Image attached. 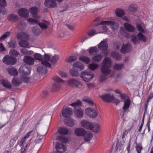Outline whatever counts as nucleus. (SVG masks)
<instances>
[{"instance_id":"nucleus-1","label":"nucleus","mask_w":153,"mask_h":153,"mask_svg":"<svg viewBox=\"0 0 153 153\" xmlns=\"http://www.w3.org/2000/svg\"><path fill=\"white\" fill-rule=\"evenodd\" d=\"M83 101L86 102L90 105L93 106V108L88 107L85 110L86 114L89 117L92 118H96L98 115L97 112L96 108V105L92 100L90 99L87 98L83 100Z\"/></svg>"},{"instance_id":"nucleus-2","label":"nucleus","mask_w":153,"mask_h":153,"mask_svg":"<svg viewBox=\"0 0 153 153\" xmlns=\"http://www.w3.org/2000/svg\"><path fill=\"white\" fill-rule=\"evenodd\" d=\"M111 65V60L108 58H105L103 60L101 68L102 74L105 75H108L111 72L110 68Z\"/></svg>"},{"instance_id":"nucleus-3","label":"nucleus","mask_w":153,"mask_h":153,"mask_svg":"<svg viewBox=\"0 0 153 153\" xmlns=\"http://www.w3.org/2000/svg\"><path fill=\"white\" fill-rule=\"evenodd\" d=\"M17 38L21 40L19 42V44L20 46L22 47H28L29 45L28 42L27 41L29 39L28 35L23 32L18 33L17 35Z\"/></svg>"},{"instance_id":"nucleus-4","label":"nucleus","mask_w":153,"mask_h":153,"mask_svg":"<svg viewBox=\"0 0 153 153\" xmlns=\"http://www.w3.org/2000/svg\"><path fill=\"white\" fill-rule=\"evenodd\" d=\"M82 103L81 102L78 100L76 102L72 103L71 105L74 108V114L76 116L79 118L82 117L83 115V112L82 109L80 107Z\"/></svg>"},{"instance_id":"nucleus-5","label":"nucleus","mask_w":153,"mask_h":153,"mask_svg":"<svg viewBox=\"0 0 153 153\" xmlns=\"http://www.w3.org/2000/svg\"><path fill=\"white\" fill-rule=\"evenodd\" d=\"M94 76V74L89 71L85 70L81 73L80 77L86 82L89 81Z\"/></svg>"},{"instance_id":"nucleus-6","label":"nucleus","mask_w":153,"mask_h":153,"mask_svg":"<svg viewBox=\"0 0 153 153\" xmlns=\"http://www.w3.org/2000/svg\"><path fill=\"white\" fill-rule=\"evenodd\" d=\"M51 66V64L48 62H41V64L38 66L37 69L38 72L39 73H42L45 74L47 72V70L46 67Z\"/></svg>"},{"instance_id":"nucleus-7","label":"nucleus","mask_w":153,"mask_h":153,"mask_svg":"<svg viewBox=\"0 0 153 153\" xmlns=\"http://www.w3.org/2000/svg\"><path fill=\"white\" fill-rule=\"evenodd\" d=\"M53 79L56 82L53 83L52 86V89L53 91H55L58 90L60 86V83L62 82H64L63 80L61 78L57 76H54Z\"/></svg>"},{"instance_id":"nucleus-8","label":"nucleus","mask_w":153,"mask_h":153,"mask_svg":"<svg viewBox=\"0 0 153 153\" xmlns=\"http://www.w3.org/2000/svg\"><path fill=\"white\" fill-rule=\"evenodd\" d=\"M19 72L22 76H26L30 74L31 68H29L25 65H22L19 69Z\"/></svg>"},{"instance_id":"nucleus-9","label":"nucleus","mask_w":153,"mask_h":153,"mask_svg":"<svg viewBox=\"0 0 153 153\" xmlns=\"http://www.w3.org/2000/svg\"><path fill=\"white\" fill-rule=\"evenodd\" d=\"M100 24L109 25L113 30L117 29L118 27L117 23L113 21H102Z\"/></svg>"},{"instance_id":"nucleus-10","label":"nucleus","mask_w":153,"mask_h":153,"mask_svg":"<svg viewBox=\"0 0 153 153\" xmlns=\"http://www.w3.org/2000/svg\"><path fill=\"white\" fill-rule=\"evenodd\" d=\"M45 5L48 8H54L56 7L57 4L55 0H45Z\"/></svg>"},{"instance_id":"nucleus-11","label":"nucleus","mask_w":153,"mask_h":153,"mask_svg":"<svg viewBox=\"0 0 153 153\" xmlns=\"http://www.w3.org/2000/svg\"><path fill=\"white\" fill-rule=\"evenodd\" d=\"M55 148L56 150V153H61L66 151V148L62 144L57 143L56 145Z\"/></svg>"},{"instance_id":"nucleus-12","label":"nucleus","mask_w":153,"mask_h":153,"mask_svg":"<svg viewBox=\"0 0 153 153\" xmlns=\"http://www.w3.org/2000/svg\"><path fill=\"white\" fill-rule=\"evenodd\" d=\"M102 100L105 102H110L112 101L114 98L113 95H111L108 93L105 94L101 97Z\"/></svg>"},{"instance_id":"nucleus-13","label":"nucleus","mask_w":153,"mask_h":153,"mask_svg":"<svg viewBox=\"0 0 153 153\" xmlns=\"http://www.w3.org/2000/svg\"><path fill=\"white\" fill-rule=\"evenodd\" d=\"M23 61L28 65H33L35 59L30 56H24Z\"/></svg>"},{"instance_id":"nucleus-14","label":"nucleus","mask_w":153,"mask_h":153,"mask_svg":"<svg viewBox=\"0 0 153 153\" xmlns=\"http://www.w3.org/2000/svg\"><path fill=\"white\" fill-rule=\"evenodd\" d=\"M19 15L23 17H27L29 15V12L25 8H22L20 9L18 11Z\"/></svg>"},{"instance_id":"nucleus-15","label":"nucleus","mask_w":153,"mask_h":153,"mask_svg":"<svg viewBox=\"0 0 153 153\" xmlns=\"http://www.w3.org/2000/svg\"><path fill=\"white\" fill-rule=\"evenodd\" d=\"M80 124L82 127L85 128L88 130L91 129L92 127H91V123L87 120H82L80 122Z\"/></svg>"},{"instance_id":"nucleus-16","label":"nucleus","mask_w":153,"mask_h":153,"mask_svg":"<svg viewBox=\"0 0 153 153\" xmlns=\"http://www.w3.org/2000/svg\"><path fill=\"white\" fill-rule=\"evenodd\" d=\"M72 114V109L70 108H68L64 110L62 113V116L65 117H68Z\"/></svg>"},{"instance_id":"nucleus-17","label":"nucleus","mask_w":153,"mask_h":153,"mask_svg":"<svg viewBox=\"0 0 153 153\" xmlns=\"http://www.w3.org/2000/svg\"><path fill=\"white\" fill-rule=\"evenodd\" d=\"M86 130L82 128H76L74 130V132L76 135L77 136H81L86 133Z\"/></svg>"},{"instance_id":"nucleus-18","label":"nucleus","mask_w":153,"mask_h":153,"mask_svg":"<svg viewBox=\"0 0 153 153\" xmlns=\"http://www.w3.org/2000/svg\"><path fill=\"white\" fill-rule=\"evenodd\" d=\"M98 48L101 50L105 51L108 48V45L105 40H103L98 45Z\"/></svg>"},{"instance_id":"nucleus-19","label":"nucleus","mask_w":153,"mask_h":153,"mask_svg":"<svg viewBox=\"0 0 153 153\" xmlns=\"http://www.w3.org/2000/svg\"><path fill=\"white\" fill-rule=\"evenodd\" d=\"M130 45L128 44L126 45H123L121 49V52L123 54H124L127 52H128L131 50Z\"/></svg>"},{"instance_id":"nucleus-20","label":"nucleus","mask_w":153,"mask_h":153,"mask_svg":"<svg viewBox=\"0 0 153 153\" xmlns=\"http://www.w3.org/2000/svg\"><path fill=\"white\" fill-rule=\"evenodd\" d=\"M131 102L130 100L129 99H127L124 101V105L123 107V109L124 110V112H125L128 111Z\"/></svg>"},{"instance_id":"nucleus-21","label":"nucleus","mask_w":153,"mask_h":153,"mask_svg":"<svg viewBox=\"0 0 153 153\" xmlns=\"http://www.w3.org/2000/svg\"><path fill=\"white\" fill-rule=\"evenodd\" d=\"M124 26L126 30L130 32H133L135 30V28L128 23H125L124 25Z\"/></svg>"},{"instance_id":"nucleus-22","label":"nucleus","mask_w":153,"mask_h":153,"mask_svg":"<svg viewBox=\"0 0 153 153\" xmlns=\"http://www.w3.org/2000/svg\"><path fill=\"white\" fill-rule=\"evenodd\" d=\"M83 136L84 140L86 141H89L92 139L93 137L92 134L89 131L86 132Z\"/></svg>"},{"instance_id":"nucleus-23","label":"nucleus","mask_w":153,"mask_h":153,"mask_svg":"<svg viewBox=\"0 0 153 153\" xmlns=\"http://www.w3.org/2000/svg\"><path fill=\"white\" fill-rule=\"evenodd\" d=\"M49 24V22L45 21H43L42 22H39L38 23V24L42 30L46 29L48 28Z\"/></svg>"},{"instance_id":"nucleus-24","label":"nucleus","mask_w":153,"mask_h":153,"mask_svg":"<svg viewBox=\"0 0 153 153\" xmlns=\"http://www.w3.org/2000/svg\"><path fill=\"white\" fill-rule=\"evenodd\" d=\"M91 127H92L91 129L89 130H93L96 133H97L100 128L99 126L96 123H91Z\"/></svg>"},{"instance_id":"nucleus-25","label":"nucleus","mask_w":153,"mask_h":153,"mask_svg":"<svg viewBox=\"0 0 153 153\" xmlns=\"http://www.w3.org/2000/svg\"><path fill=\"white\" fill-rule=\"evenodd\" d=\"M102 58V56L100 54H98L94 56L92 58V61L94 62H100Z\"/></svg>"},{"instance_id":"nucleus-26","label":"nucleus","mask_w":153,"mask_h":153,"mask_svg":"<svg viewBox=\"0 0 153 153\" xmlns=\"http://www.w3.org/2000/svg\"><path fill=\"white\" fill-rule=\"evenodd\" d=\"M73 67L74 68H78L80 69V70H83L84 68L83 65L82 63L79 62H75L73 65Z\"/></svg>"},{"instance_id":"nucleus-27","label":"nucleus","mask_w":153,"mask_h":153,"mask_svg":"<svg viewBox=\"0 0 153 153\" xmlns=\"http://www.w3.org/2000/svg\"><path fill=\"white\" fill-rule=\"evenodd\" d=\"M58 132L63 135L67 134L68 132V129L65 127L59 128L58 129Z\"/></svg>"},{"instance_id":"nucleus-28","label":"nucleus","mask_w":153,"mask_h":153,"mask_svg":"<svg viewBox=\"0 0 153 153\" xmlns=\"http://www.w3.org/2000/svg\"><path fill=\"white\" fill-rule=\"evenodd\" d=\"M115 12L116 16L118 17H122L125 15L124 11L120 9H116Z\"/></svg>"},{"instance_id":"nucleus-29","label":"nucleus","mask_w":153,"mask_h":153,"mask_svg":"<svg viewBox=\"0 0 153 153\" xmlns=\"http://www.w3.org/2000/svg\"><path fill=\"white\" fill-rule=\"evenodd\" d=\"M21 80L20 79L14 77L12 81V84L15 86H18L21 83Z\"/></svg>"},{"instance_id":"nucleus-30","label":"nucleus","mask_w":153,"mask_h":153,"mask_svg":"<svg viewBox=\"0 0 153 153\" xmlns=\"http://www.w3.org/2000/svg\"><path fill=\"white\" fill-rule=\"evenodd\" d=\"M79 59L80 60L87 64L89 63L90 62L89 58L87 56H81L79 57Z\"/></svg>"},{"instance_id":"nucleus-31","label":"nucleus","mask_w":153,"mask_h":153,"mask_svg":"<svg viewBox=\"0 0 153 153\" xmlns=\"http://www.w3.org/2000/svg\"><path fill=\"white\" fill-rule=\"evenodd\" d=\"M65 123L67 126H73L74 125V121L71 118L69 119L68 121L65 120Z\"/></svg>"},{"instance_id":"nucleus-32","label":"nucleus","mask_w":153,"mask_h":153,"mask_svg":"<svg viewBox=\"0 0 153 153\" xmlns=\"http://www.w3.org/2000/svg\"><path fill=\"white\" fill-rule=\"evenodd\" d=\"M77 59L76 57L74 56H70L65 59V61L67 62L70 63L76 60Z\"/></svg>"},{"instance_id":"nucleus-33","label":"nucleus","mask_w":153,"mask_h":153,"mask_svg":"<svg viewBox=\"0 0 153 153\" xmlns=\"http://www.w3.org/2000/svg\"><path fill=\"white\" fill-rule=\"evenodd\" d=\"M7 3L5 0H0V13L3 10L4 7L6 5Z\"/></svg>"},{"instance_id":"nucleus-34","label":"nucleus","mask_w":153,"mask_h":153,"mask_svg":"<svg viewBox=\"0 0 153 153\" xmlns=\"http://www.w3.org/2000/svg\"><path fill=\"white\" fill-rule=\"evenodd\" d=\"M120 31L121 33L124 36L127 38L129 37L130 36V34L124 30L123 27H121L120 28Z\"/></svg>"},{"instance_id":"nucleus-35","label":"nucleus","mask_w":153,"mask_h":153,"mask_svg":"<svg viewBox=\"0 0 153 153\" xmlns=\"http://www.w3.org/2000/svg\"><path fill=\"white\" fill-rule=\"evenodd\" d=\"M18 74V72L17 70L13 67L10 66V75L16 76Z\"/></svg>"},{"instance_id":"nucleus-36","label":"nucleus","mask_w":153,"mask_h":153,"mask_svg":"<svg viewBox=\"0 0 153 153\" xmlns=\"http://www.w3.org/2000/svg\"><path fill=\"white\" fill-rule=\"evenodd\" d=\"M124 66L123 64H116L114 66V68L117 70H120L123 69Z\"/></svg>"},{"instance_id":"nucleus-37","label":"nucleus","mask_w":153,"mask_h":153,"mask_svg":"<svg viewBox=\"0 0 153 153\" xmlns=\"http://www.w3.org/2000/svg\"><path fill=\"white\" fill-rule=\"evenodd\" d=\"M137 37L139 40L145 42L146 41V39L143 35L142 34L141 32H140L137 35Z\"/></svg>"},{"instance_id":"nucleus-38","label":"nucleus","mask_w":153,"mask_h":153,"mask_svg":"<svg viewBox=\"0 0 153 153\" xmlns=\"http://www.w3.org/2000/svg\"><path fill=\"white\" fill-rule=\"evenodd\" d=\"M31 13L32 14L33 16L36 18L37 15V8L36 7H33L31 8Z\"/></svg>"},{"instance_id":"nucleus-39","label":"nucleus","mask_w":153,"mask_h":153,"mask_svg":"<svg viewBox=\"0 0 153 153\" xmlns=\"http://www.w3.org/2000/svg\"><path fill=\"white\" fill-rule=\"evenodd\" d=\"M74 68H71L70 70V72L71 75L73 76H79V73L78 71H75Z\"/></svg>"},{"instance_id":"nucleus-40","label":"nucleus","mask_w":153,"mask_h":153,"mask_svg":"<svg viewBox=\"0 0 153 153\" xmlns=\"http://www.w3.org/2000/svg\"><path fill=\"white\" fill-rule=\"evenodd\" d=\"M59 59V56L57 55H55L51 58V62L52 63L55 64L58 61Z\"/></svg>"},{"instance_id":"nucleus-41","label":"nucleus","mask_w":153,"mask_h":153,"mask_svg":"<svg viewBox=\"0 0 153 153\" xmlns=\"http://www.w3.org/2000/svg\"><path fill=\"white\" fill-rule=\"evenodd\" d=\"M98 51V49L96 47H92L91 48L89 51V53L91 55L94 53H96Z\"/></svg>"},{"instance_id":"nucleus-42","label":"nucleus","mask_w":153,"mask_h":153,"mask_svg":"<svg viewBox=\"0 0 153 153\" xmlns=\"http://www.w3.org/2000/svg\"><path fill=\"white\" fill-rule=\"evenodd\" d=\"M11 100H10V103H11V107L12 108V111H14L16 107V102L15 101V99L14 98H11L10 99Z\"/></svg>"},{"instance_id":"nucleus-43","label":"nucleus","mask_w":153,"mask_h":153,"mask_svg":"<svg viewBox=\"0 0 153 153\" xmlns=\"http://www.w3.org/2000/svg\"><path fill=\"white\" fill-rule=\"evenodd\" d=\"M3 62L5 64H10V56L6 55L4 56L3 60Z\"/></svg>"},{"instance_id":"nucleus-44","label":"nucleus","mask_w":153,"mask_h":153,"mask_svg":"<svg viewBox=\"0 0 153 153\" xmlns=\"http://www.w3.org/2000/svg\"><path fill=\"white\" fill-rule=\"evenodd\" d=\"M99 67L98 64L94 63H91L89 65V69L92 70H94Z\"/></svg>"},{"instance_id":"nucleus-45","label":"nucleus","mask_w":153,"mask_h":153,"mask_svg":"<svg viewBox=\"0 0 153 153\" xmlns=\"http://www.w3.org/2000/svg\"><path fill=\"white\" fill-rule=\"evenodd\" d=\"M137 7L135 4H131L128 7V9L131 11L135 12L137 10Z\"/></svg>"},{"instance_id":"nucleus-46","label":"nucleus","mask_w":153,"mask_h":153,"mask_svg":"<svg viewBox=\"0 0 153 153\" xmlns=\"http://www.w3.org/2000/svg\"><path fill=\"white\" fill-rule=\"evenodd\" d=\"M34 57L36 59L42 61L43 57L42 56L38 53H36L34 55Z\"/></svg>"},{"instance_id":"nucleus-47","label":"nucleus","mask_w":153,"mask_h":153,"mask_svg":"<svg viewBox=\"0 0 153 153\" xmlns=\"http://www.w3.org/2000/svg\"><path fill=\"white\" fill-rule=\"evenodd\" d=\"M35 131L34 130L30 131L28 132L24 137L26 139L28 138L30 136L32 135L35 133Z\"/></svg>"},{"instance_id":"nucleus-48","label":"nucleus","mask_w":153,"mask_h":153,"mask_svg":"<svg viewBox=\"0 0 153 153\" xmlns=\"http://www.w3.org/2000/svg\"><path fill=\"white\" fill-rule=\"evenodd\" d=\"M21 80L25 83H28L30 82V79L29 77L26 76H22L21 77Z\"/></svg>"},{"instance_id":"nucleus-49","label":"nucleus","mask_w":153,"mask_h":153,"mask_svg":"<svg viewBox=\"0 0 153 153\" xmlns=\"http://www.w3.org/2000/svg\"><path fill=\"white\" fill-rule=\"evenodd\" d=\"M131 39L133 42L137 44L138 43L139 40L138 39L137 36H136L134 35H133L131 36Z\"/></svg>"},{"instance_id":"nucleus-50","label":"nucleus","mask_w":153,"mask_h":153,"mask_svg":"<svg viewBox=\"0 0 153 153\" xmlns=\"http://www.w3.org/2000/svg\"><path fill=\"white\" fill-rule=\"evenodd\" d=\"M77 81V80H76L71 79L68 80V83L69 85L72 86H74Z\"/></svg>"},{"instance_id":"nucleus-51","label":"nucleus","mask_w":153,"mask_h":153,"mask_svg":"<svg viewBox=\"0 0 153 153\" xmlns=\"http://www.w3.org/2000/svg\"><path fill=\"white\" fill-rule=\"evenodd\" d=\"M111 55L117 60H119L121 58L120 55L117 52H113L111 54Z\"/></svg>"},{"instance_id":"nucleus-52","label":"nucleus","mask_w":153,"mask_h":153,"mask_svg":"<svg viewBox=\"0 0 153 153\" xmlns=\"http://www.w3.org/2000/svg\"><path fill=\"white\" fill-rule=\"evenodd\" d=\"M27 22L30 24H38L39 21H37L35 19L32 18H30L27 20Z\"/></svg>"},{"instance_id":"nucleus-53","label":"nucleus","mask_w":153,"mask_h":153,"mask_svg":"<svg viewBox=\"0 0 153 153\" xmlns=\"http://www.w3.org/2000/svg\"><path fill=\"white\" fill-rule=\"evenodd\" d=\"M136 150L137 151V153H140L142 149V145L140 144L137 145L135 147Z\"/></svg>"},{"instance_id":"nucleus-54","label":"nucleus","mask_w":153,"mask_h":153,"mask_svg":"<svg viewBox=\"0 0 153 153\" xmlns=\"http://www.w3.org/2000/svg\"><path fill=\"white\" fill-rule=\"evenodd\" d=\"M56 139L57 140H61L65 143L67 142L68 141V140L66 138H65L61 136H59L57 137Z\"/></svg>"},{"instance_id":"nucleus-55","label":"nucleus","mask_w":153,"mask_h":153,"mask_svg":"<svg viewBox=\"0 0 153 153\" xmlns=\"http://www.w3.org/2000/svg\"><path fill=\"white\" fill-rule=\"evenodd\" d=\"M2 83L5 87L10 88V84L9 82L6 79H3L2 80Z\"/></svg>"},{"instance_id":"nucleus-56","label":"nucleus","mask_w":153,"mask_h":153,"mask_svg":"<svg viewBox=\"0 0 153 153\" xmlns=\"http://www.w3.org/2000/svg\"><path fill=\"white\" fill-rule=\"evenodd\" d=\"M16 62L17 60L16 58L10 56V65L15 64L16 63Z\"/></svg>"},{"instance_id":"nucleus-57","label":"nucleus","mask_w":153,"mask_h":153,"mask_svg":"<svg viewBox=\"0 0 153 153\" xmlns=\"http://www.w3.org/2000/svg\"><path fill=\"white\" fill-rule=\"evenodd\" d=\"M44 58L45 61H43L41 62H48L50 60V56L49 55L47 54H45L44 55Z\"/></svg>"},{"instance_id":"nucleus-58","label":"nucleus","mask_w":153,"mask_h":153,"mask_svg":"<svg viewBox=\"0 0 153 153\" xmlns=\"http://www.w3.org/2000/svg\"><path fill=\"white\" fill-rule=\"evenodd\" d=\"M19 54L18 52L14 50H11L10 51V55L14 56H17Z\"/></svg>"},{"instance_id":"nucleus-59","label":"nucleus","mask_w":153,"mask_h":153,"mask_svg":"<svg viewBox=\"0 0 153 153\" xmlns=\"http://www.w3.org/2000/svg\"><path fill=\"white\" fill-rule=\"evenodd\" d=\"M10 35V32H7L4 34L0 38V40H2L3 39H4L6 38L8 36Z\"/></svg>"},{"instance_id":"nucleus-60","label":"nucleus","mask_w":153,"mask_h":153,"mask_svg":"<svg viewBox=\"0 0 153 153\" xmlns=\"http://www.w3.org/2000/svg\"><path fill=\"white\" fill-rule=\"evenodd\" d=\"M21 53L23 54H27L29 53V52L27 49L25 48H22L21 50Z\"/></svg>"},{"instance_id":"nucleus-61","label":"nucleus","mask_w":153,"mask_h":153,"mask_svg":"<svg viewBox=\"0 0 153 153\" xmlns=\"http://www.w3.org/2000/svg\"><path fill=\"white\" fill-rule=\"evenodd\" d=\"M120 45L121 44L120 43L116 42L115 43L114 47L116 50H118Z\"/></svg>"},{"instance_id":"nucleus-62","label":"nucleus","mask_w":153,"mask_h":153,"mask_svg":"<svg viewBox=\"0 0 153 153\" xmlns=\"http://www.w3.org/2000/svg\"><path fill=\"white\" fill-rule=\"evenodd\" d=\"M120 97L121 98V101H123V100H126L127 98L128 97L127 95L126 94H123L121 95L120 96Z\"/></svg>"},{"instance_id":"nucleus-63","label":"nucleus","mask_w":153,"mask_h":153,"mask_svg":"<svg viewBox=\"0 0 153 153\" xmlns=\"http://www.w3.org/2000/svg\"><path fill=\"white\" fill-rule=\"evenodd\" d=\"M137 27L138 30L142 32H144V30L142 26L140 24H138L137 25Z\"/></svg>"},{"instance_id":"nucleus-64","label":"nucleus","mask_w":153,"mask_h":153,"mask_svg":"<svg viewBox=\"0 0 153 153\" xmlns=\"http://www.w3.org/2000/svg\"><path fill=\"white\" fill-rule=\"evenodd\" d=\"M26 140V139L24 137H23L20 141L18 142V143L20 146H22L23 145L25 141Z\"/></svg>"}]
</instances>
